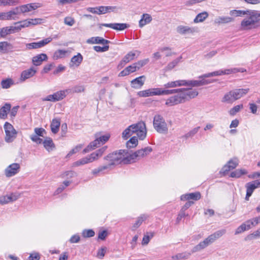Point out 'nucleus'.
Masks as SVG:
<instances>
[{
	"instance_id": "ea45409f",
	"label": "nucleus",
	"mask_w": 260,
	"mask_h": 260,
	"mask_svg": "<svg viewBox=\"0 0 260 260\" xmlns=\"http://www.w3.org/2000/svg\"><path fill=\"white\" fill-rule=\"evenodd\" d=\"M236 168V165L231 166L228 162L225 165L220 171V173L223 176L225 175L231 170H233Z\"/></svg>"
},
{
	"instance_id": "13d9d810",
	"label": "nucleus",
	"mask_w": 260,
	"mask_h": 260,
	"mask_svg": "<svg viewBox=\"0 0 260 260\" xmlns=\"http://www.w3.org/2000/svg\"><path fill=\"white\" fill-rule=\"evenodd\" d=\"M140 97H148L152 96L151 89L140 91L138 93Z\"/></svg>"
},
{
	"instance_id": "bb28decb",
	"label": "nucleus",
	"mask_w": 260,
	"mask_h": 260,
	"mask_svg": "<svg viewBox=\"0 0 260 260\" xmlns=\"http://www.w3.org/2000/svg\"><path fill=\"white\" fill-rule=\"evenodd\" d=\"M60 125V119L57 118H54L52 120L50 125L51 132L53 134H56L58 132Z\"/></svg>"
},
{
	"instance_id": "4468645a",
	"label": "nucleus",
	"mask_w": 260,
	"mask_h": 260,
	"mask_svg": "<svg viewBox=\"0 0 260 260\" xmlns=\"http://www.w3.org/2000/svg\"><path fill=\"white\" fill-rule=\"evenodd\" d=\"M36 73L37 71L34 67L22 71L21 74L20 81L21 82L25 81L26 79L33 77Z\"/></svg>"
},
{
	"instance_id": "dca6fc26",
	"label": "nucleus",
	"mask_w": 260,
	"mask_h": 260,
	"mask_svg": "<svg viewBox=\"0 0 260 260\" xmlns=\"http://www.w3.org/2000/svg\"><path fill=\"white\" fill-rule=\"evenodd\" d=\"M201 198V194L200 192H195L183 194L181 196V200L182 201H190L192 200L193 201L199 200Z\"/></svg>"
},
{
	"instance_id": "0eeeda50",
	"label": "nucleus",
	"mask_w": 260,
	"mask_h": 260,
	"mask_svg": "<svg viewBox=\"0 0 260 260\" xmlns=\"http://www.w3.org/2000/svg\"><path fill=\"white\" fill-rule=\"evenodd\" d=\"M4 127L6 133L5 141L7 143L12 142L16 138L17 131L14 129L13 125L8 122L5 123Z\"/></svg>"
},
{
	"instance_id": "6e6552de",
	"label": "nucleus",
	"mask_w": 260,
	"mask_h": 260,
	"mask_svg": "<svg viewBox=\"0 0 260 260\" xmlns=\"http://www.w3.org/2000/svg\"><path fill=\"white\" fill-rule=\"evenodd\" d=\"M180 89L181 90H180V93L181 96L183 97V103L196 97L199 94L198 91L196 89L187 88H182Z\"/></svg>"
},
{
	"instance_id": "052dcab7",
	"label": "nucleus",
	"mask_w": 260,
	"mask_h": 260,
	"mask_svg": "<svg viewBox=\"0 0 260 260\" xmlns=\"http://www.w3.org/2000/svg\"><path fill=\"white\" fill-rule=\"evenodd\" d=\"M109 135H106L101 136L99 138H96V139L99 140L100 145L104 144V143H105L107 141L109 140Z\"/></svg>"
},
{
	"instance_id": "1a4fd4ad",
	"label": "nucleus",
	"mask_w": 260,
	"mask_h": 260,
	"mask_svg": "<svg viewBox=\"0 0 260 260\" xmlns=\"http://www.w3.org/2000/svg\"><path fill=\"white\" fill-rule=\"evenodd\" d=\"M66 96L64 90H60L53 94L48 95L46 98H43L42 101L55 102L62 100Z\"/></svg>"
},
{
	"instance_id": "393cba45",
	"label": "nucleus",
	"mask_w": 260,
	"mask_h": 260,
	"mask_svg": "<svg viewBox=\"0 0 260 260\" xmlns=\"http://www.w3.org/2000/svg\"><path fill=\"white\" fill-rule=\"evenodd\" d=\"M43 144L44 148L50 152L55 148V145L51 138L48 137L43 141Z\"/></svg>"
},
{
	"instance_id": "37998d69",
	"label": "nucleus",
	"mask_w": 260,
	"mask_h": 260,
	"mask_svg": "<svg viewBox=\"0 0 260 260\" xmlns=\"http://www.w3.org/2000/svg\"><path fill=\"white\" fill-rule=\"evenodd\" d=\"M13 81L11 79H6L3 80L1 82L2 88L4 89L9 88L13 84Z\"/></svg>"
},
{
	"instance_id": "de8ad7c7",
	"label": "nucleus",
	"mask_w": 260,
	"mask_h": 260,
	"mask_svg": "<svg viewBox=\"0 0 260 260\" xmlns=\"http://www.w3.org/2000/svg\"><path fill=\"white\" fill-rule=\"evenodd\" d=\"M16 25V26H11L6 27L8 35L11 34H14L20 31V28L18 27L17 25Z\"/></svg>"
},
{
	"instance_id": "c85d7f7f",
	"label": "nucleus",
	"mask_w": 260,
	"mask_h": 260,
	"mask_svg": "<svg viewBox=\"0 0 260 260\" xmlns=\"http://www.w3.org/2000/svg\"><path fill=\"white\" fill-rule=\"evenodd\" d=\"M83 60V57L82 55L78 53L77 55L74 56L71 60L70 66H73L75 65L76 66H79Z\"/></svg>"
},
{
	"instance_id": "f257e3e1",
	"label": "nucleus",
	"mask_w": 260,
	"mask_h": 260,
	"mask_svg": "<svg viewBox=\"0 0 260 260\" xmlns=\"http://www.w3.org/2000/svg\"><path fill=\"white\" fill-rule=\"evenodd\" d=\"M127 154V150L122 149L109 153L104 158V160L108 161V164L93 170L92 171V174L97 175L100 172L109 169L112 166L117 165L121 163L129 164L128 160L126 159L128 158Z\"/></svg>"
},
{
	"instance_id": "f03ea898",
	"label": "nucleus",
	"mask_w": 260,
	"mask_h": 260,
	"mask_svg": "<svg viewBox=\"0 0 260 260\" xmlns=\"http://www.w3.org/2000/svg\"><path fill=\"white\" fill-rule=\"evenodd\" d=\"M246 13L248 19H244L241 23V28L243 29H250L260 21V11L247 10Z\"/></svg>"
},
{
	"instance_id": "09e8293b",
	"label": "nucleus",
	"mask_w": 260,
	"mask_h": 260,
	"mask_svg": "<svg viewBox=\"0 0 260 260\" xmlns=\"http://www.w3.org/2000/svg\"><path fill=\"white\" fill-rule=\"evenodd\" d=\"M83 145L82 144H79L77 145L75 148H73L67 155L66 158H69L73 154L76 153L80 150H81Z\"/></svg>"
},
{
	"instance_id": "5fc2aeb1",
	"label": "nucleus",
	"mask_w": 260,
	"mask_h": 260,
	"mask_svg": "<svg viewBox=\"0 0 260 260\" xmlns=\"http://www.w3.org/2000/svg\"><path fill=\"white\" fill-rule=\"evenodd\" d=\"M149 60L148 58L144 59L143 60H141L138 61L137 62H135V64L136 66V67L139 70L141 68L143 67L145 65H146L148 62Z\"/></svg>"
},
{
	"instance_id": "39448f33",
	"label": "nucleus",
	"mask_w": 260,
	"mask_h": 260,
	"mask_svg": "<svg viewBox=\"0 0 260 260\" xmlns=\"http://www.w3.org/2000/svg\"><path fill=\"white\" fill-rule=\"evenodd\" d=\"M153 127L157 132L166 134L168 132L167 124L165 119L160 115H156L153 118Z\"/></svg>"
},
{
	"instance_id": "c9c22d12",
	"label": "nucleus",
	"mask_w": 260,
	"mask_h": 260,
	"mask_svg": "<svg viewBox=\"0 0 260 260\" xmlns=\"http://www.w3.org/2000/svg\"><path fill=\"white\" fill-rule=\"evenodd\" d=\"M147 218V216L146 215H142L138 217L136 222L133 226V230H135L137 228L139 227L142 222Z\"/></svg>"
},
{
	"instance_id": "a211bd4d",
	"label": "nucleus",
	"mask_w": 260,
	"mask_h": 260,
	"mask_svg": "<svg viewBox=\"0 0 260 260\" xmlns=\"http://www.w3.org/2000/svg\"><path fill=\"white\" fill-rule=\"evenodd\" d=\"M39 6L38 4L30 3L20 6L21 13H24L37 9Z\"/></svg>"
},
{
	"instance_id": "20e7f679",
	"label": "nucleus",
	"mask_w": 260,
	"mask_h": 260,
	"mask_svg": "<svg viewBox=\"0 0 260 260\" xmlns=\"http://www.w3.org/2000/svg\"><path fill=\"white\" fill-rule=\"evenodd\" d=\"M152 151V149L149 146L138 150L132 153H130L128 151V158L126 159L128 160L129 164H131L135 162L136 160H140V159L147 156Z\"/></svg>"
},
{
	"instance_id": "0e129e2a",
	"label": "nucleus",
	"mask_w": 260,
	"mask_h": 260,
	"mask_svg": "<svg viewBox=\"0 0 260 260\" xmlns=\"http://www.w3.org/2000/svg\"><path fill=\"white\" fill-rule=\"evenodd\" d=\"M86 157L88 159L89 162H91L93 161L94 160L97 159L99 157L98 154H97L95 152L92 153Z\"/></svg>"
},
{
	"instance_id": "f3484780",
	"label": "nucleus",
	"mask_w": 260,
	"mask_h": 260,
	"mask_svg": "<svg viewBox=\"0 0 260 260\" xmlns=\"http://www.w3.org/2000/svg\"><path fill=\"white\" fill-rule=\"evenodd\" d=\"M13 46L7 41L0 42V52L6 54L13 51Z\"/></svg>"
},
{
	"instance_id": "ddd939ff",
	"label": "nucleus",
	"mask_w": 260,
	"mask_h": 260,
	"mask_svg": "<svg viewBox=\"0 0 260 260\" xmlns=\"http://www.w3.org/2000/svg\"><path fill=\"white\" fill-rule=\"evenodd\" d=\"M176 30L178 33L181 35L192 34L198 31L197 27H191L183 25H179L177 27Z\"/></svg>"
},
{
	"instance_id": "864d4df0",
	"label": "nucleus",
	"mask_w": 260,
	"mask_h": 260,
	"mask_svg": "<svg viewBox=\"0 0 260 260\" xmlns=\"http://www.w3.org/2000/svg\"><path fill=\"white\" fill-rule=\"evenodd\" d=\"M246 71V70L244 68H233L230 69H226V74L227 75H230L231 74H234L238 72L243 73Z\"/></svg>"
},
{
	"instance_id": "a19ab883",
	"label": "nucleus",
	"mask_w": 260,
	"mask_h": 260,
	"mask_svg": "<svg viewBox=\"0 0 260 260\" xmlns=\"http://www.w3.org/2000/svg\"><path fill=\"white\" fill-rule=\"evenodd\" d=\"M182 59V56H180L178 57V58H176L174 60H173L172 62L168 63L167 66L166 67V70L169 71L173 69L174 67H175L178 63L181 61Z\"/></svg>"
},
{
	"instance_id": "603ef678",
	"label": "nucleus",
	"mask_w": 260,
	"mask_h": 260,
	"mask_svg": "<svg viewBox=\"0 0 260 260\" xmlns=\"http://www.w3.org/2000/svg\"><path fill=\"white\" fill-rule=\"evenodd\" d=\"M82 236L84 238L92 237L94 236L95 233L92 230H84L82 233Z\"/></svg>"
},
{
	"instance_id": "6ab92c4d",
	"label": "nucleus",
	"mask_w": 260,
	"mask_h": 260,
	"mask_svg": "<svg viewBox=\"0 0 260 260\" xmlns=\"http://www.w3.org/2000/svg\"><path fill=\"white\" fill-rule=\"evenodd\" d=\"M47 59V55L45 53H42L33 57L32 61L34 65L38 66H40L43 61L46 60Z\"/></svg>"
},
{
	"instance_id": "a18cd8bd",
	"label": "nucleus",
	"mask_w": 260,
	"mask_h": 260,
	"mask_svg": "<svg viewBox=\"0 0 260 260\" xmlns=\"http://www.w3.org/2000/svg\"><path fill=\"white\" fill-rule=\"evenodd\" d=\"M200 129V126H197L194 128H193L192 130L190 131L189 132L186 133L183 137L185 138L186 139H187L188 138H191L193 137L199 131V130Z\"/></svg>"
},
{
	"instance_id": "e433bc0d",
	"label": "nucleus",
	"mask_w": 260,
	"mask_h": 260,
	"mask_svg": "<svg viewBox=\"0 0 260 260\" xmlns=\"http://www.w3.org/2000/svg\"><path fill=\"white\" fill-rule=\"evenodd\" d=\"M138 144V139L136 137H132L127 142L126 147L128 148H133L136 147Z\"/></svg>"
},
{
	"instance_id": "9b49d317",
	"label": "nucleus",
	"mask_w": 260,
	"mask_h": 260,
	"mask_svg": "<svg viewBox=\"0 0 260 260\" xmlns=\"http://www.w3.org/2000/svg\"><path fill=\"white\" fill-rule=\"evenodd\" d=\"M183 99V97L181 96L180 93H178L176 95L168 98L166 101L165 105L168 107H171L179 104L184 103Z\"/></svg>"
},
{
	"instance_id": "7c9ffc66",
	"label": "nucleus",
	"mask_w": 260,
	"mask_h": 260,
	"mask_svg": "<svg viewBox=\"0 0 260 260\" xmlns=\"http://www.w3.org/2000/svg\"><path fill=\"white\" fill-rule=\"evenodd\" d=\"M191 253H192L191 252H184L178 253L175 255L172 256V258L174 260L187 259L189 257Z\"/></svg>"
},
{
	"instance_id": "a878e982",
	"label": "nucleus",
	"mask_w": 260,
	"mask_h": 260,
	"mask_svg": "<svg viewBox=\"0 0 260 260\" xmlns=\"http://www.w3.org/2000/svg\"><path fill=\"white\" fill-rule=\"evenodd\" d=\"M84 88L82 85H76L71 88L64 90L66 95L74 93H79L84 91Z\"/></svg>"
},
{
	"instance_id": "774afa93",
	"label": "nucleus",
	"mask_w": 260,
	"mask_h": 260,
	"mask_svg": "<svg viewBox=\"0 0 260 260\" xmlns=\"http://www.w3.org/2000/svg\"><path fill=\"white\" fill-rule=\"evenodd\" d=\"M40 259V255L38 252H34L30 254L28 259L29 260H39Z\"/></svg>"
},
{
	"instance_id": "c03bdc74",
	"label": "nucleus",
	"mask_w": 260,
	"mask_h": 260,
	"mask_svg": "<svg viewBox=\"0 0 260 260\" xmlns=\"http://www.w3.org/2000/svg\"><path fill=\"white\" fill-rule=\"evenodd\" d=\"M154 236L153 233H147V235L144 236L142 244V245H147L149 242V241L151 238H152Z\"/></svg>"
},
{
	"instance_id": "e2e57ef3",
	"label": "nucleus",
	"mask_w": 260,
	"mask_h": 260,
	"mask_svg": "<svg viewBox=\"0 0 260 260\" xmlns=\"http://www.w3.org/2000/svg\"><path fill=\"white\" fill-rule=\"evenodd\" d=\"M64 22L66 25L71 26L75 24V21L72 17H67L64 19Z\"/></svg>"
},
{
	"instance_id": "72a5a7b5",
	"label": "nucleus",
	"mask_w": 260,
	"mask_h": 260,
	"mask_svg": "<svg viewBox=\"0 0 260 260\" xmlns=\"http://www.w3.org/2000/svg\"><path fill=\"white\" fill-rule=\"evenodd\" d=\"M247 174V171L245 169H237L235 171L232 172L230 174V177L232 178H239L242 175H245Z\"/></svg>"
},
{
	"instance_id": "49530a36",
	"label": "nucleus",
	"mask_w": 260,
	"mask_h": 260,
	"mask_svg": "<svg viewBox=\"0 0 260 260\" xmlns=\"http://www.w3.org/2000/svg\"><path fill=\"white\" fill-rule=\"evenodd\" d=\"M133 134V133L132 131V129L131 128H129V126L127 127L122 133V138L124 140H127L128 138H129Z\"/></svg>"
},
{
	"instance_id": "473e14b6",
	"label": "nucleus",
	"mask_w": 260,
	"mask_h": 260,
	"mask_svg": "<svg viewBox=\"0 0 260 260\" xmlns=\"http://www.w3.org/2000/svg\"><path fill=\"white\" fill-rule=\"evenodd\" d=\"M208 13L207 12H203L198 14L193 20L194 23L203 22L208 17Z\"/></svg>"
},
{
	"instance_id": "bf43d9fd",
	"label": "nucleus",
	"mask_w": 260,
	"mask_h": 260,
	"mask_svg": "<svg viewBox=\"0 0 260 260\" xmlns=\"http://www.w3.org/2000/svg\"><path fill=\"white\" fill-rule=\"evenodd\" d=\"M109 46L108 45H105L104 47H101L100 46H95L93 47L94 50L98 52H103L107 51L109 50Z\"/></svg>"
},
{
	"instance_id": "5701e85b",
	"label": "nucleus",
	"mask_w": 260,
	"mask_h": 260,
	"mask_svg": "<svg viewBox=\"0 0 260 260\" xmlns=\"http://www.w3.org/2000/svg\"><path fill=\"white\" fill-rule=\"evenodd\" d=\"M11 105L9 103H6L0 109V118L5 119L7 117L8 112L10 111Z\"/></svg>"
},
{
	"instance_id": "2f4dec72",
	"label": "nucleus",
	"mask_w": 260,
	"mask_h": 260,
	"mask_svg": "<svg viewBox=\"0 0 260 260\" xmlns=\"http://www.w3.org/2000/svg\"><path fill=\"white\" fill-rule=\"evenodd\" d=\"M235 101L233 92L232 90L225 94L221 102L223 103H232Z\"/></svg>"
},
{
	"instance_id": "b1692460",
	"label": "nucleus",
	"mask_w": 260,
	"mask_h": 260,
	"mask_svg": "<svg viewBox=\"0 0 260 260\" xmlns=\"http://www.w3.org/2000/svg\"><path fill=\"white\" fill-rule=\"evenodd\" d=\"M88 43L92 44H108L110 43V41L107 40H105L100 37H92L91 39L87 40Z\"/></svg>"
},
{
	"instance_id": "f8f14e48",
	"label": "nucleus",
	"mask_w": 260,
	"mask_h": 260,
	"mask_svg": "<svg viewBox=\"0 0 260 260\" xmlns=\"http://www.w3.org/2000/svg\"><path fill=\"white\" fill-rule=\"evenodd\" d=\"M20 169V165L18 163H13L9 165L5 171V175L10 177L17 174Z\"/></svg>"
},
{
	"instance_id": "4d7b16f0",
	"label": "nucleus",
	"mask_w": 260,
	"mask_h": 260,
	"mask_svg": "<svg viewBox=\"0 0 260 260\" xmlns=\"http://www.w3.org/2000/svg\"><path fill=\"white\" fill-rule=\"evenodd\" d=\"M151 94L153 95H164V89L160 88H151Z\"/></svg>"
},
{
	"instance_id": "680f3d73",
	"label": "nucleus",
	"mask_w": 260,
	"mask_h": 260,
	"mask_svg": "<svg viewBox=\"0 0 260 260\" xmlns=\"http://www.w3.org/2000/svg\"><path fill=\"white\" fill-rule=\"evenodd\" d=\"M106 250L107 248L105 247L101 248L98 251L97 256L100 258H103L106 253Z\"/></svg>"
},
{
	"instance_id": "58836bf2",
	"label": "nucleus",
	"mask_w": 260,
	"mask_h": 260,
	"mask_svg": "<svg viewBox=\"0 0 260 260\" xmlns=\"http://www.w3.org/2000/svg\"><path fill=\"white\" fill-rule=\"evenodd\" d=\"M67 53V51L61 49L57 50L54 53L53 58L55 60L63 58L66 56Z\"/></svg>"
},
{
	"instance_id": "c756f323",
	"label": "nucleus",
	"mask_w": 260,
	"mask_h": 260,
	"mask_svg": "<svg viewBox=\"0 0 260 260\" xmlns=\"http://www.w3.org/2000/svg\"><path fill=\"white\" fill-rule=\"evenodd\" d=\"M136 53H138V56L140 54V51L135 50V51H130L127 53L123 57V59L124 60V61L127 63L133 60L136 56Z\"/></svg>"
},
{
	"instance_id": "2eb2a0df",
	"label": "nucleus",
	"mask_w": 260,
	"mask_h": 260,
	"mask_svg": "<svg viewBox=\"0 0 260 260\" xmlns=\"http://www.w3.org/2000/svg\"><path fill=\"white\" fill-rule=\"evenodd\" d=\"M146 77L145 76H141L137 77L131 82V87L135 89H140L144 85Z\"/></svg>"
},
{
	"instance_id": "cd10ccee",
	"label": "nucleus",
	"mask_w": 260,
	"mask_h": 260,
	"mask_svg": "<svg viewBox=\"0 0 260 260\" xmlns=\"http://www.w3.org/2000/svg\"><path fill=\"white\" fill-rule=\"evenodd\" d=\"M234 18L229 16H219L215 20V22L217 24L229 23L234 21Z\"/></svg>"
},
{
	"instance_id": "8fccbe9b",
	"label": "nucleus",
	"mask_w": 260,
	"mask_h": 260,
	"mask_svg": "<svg viewBox=\"0 0 260 260\" xmlns=\"http://www.w3.org/2000/svg\"><path fill=\"white\" fill-rule=\"evenodd\" d=\"M243 108V104L237 105L234 107L233 108L231 109V110L229 111V114L232 116H234L236 115L237 113L239 112L240 109H242Z\"/></svg>"
},
{
	"instance_id": "4c0bfd02",
	"label": "nucleus",
	"mask_w": 260,
	"mask_h": 260,
	"mask_svg": "<svg viewBox=\"0 0 260 260\" xmlns=\"http://www.w3.org/2000/svg\"><path fill=\"white\" fill-rule=\"evenodd\" d=\"M245 186H246V191L248 192V193H252V194L255 188L258 187V186H257V185L255 183V180L253 181L252 182H250L247 183L246 184Z\"/></svg>"
},
{
	"instance_id": "79ce46f5",
	"label": "nucleus",
	"mask_w": 260,
	"mask_h": 260,
	"mask_svg": "<svg viewBox=\"0 0 260 260\" xmlns=\"http://www.w3.org/2000/svg\"><path fill=\"white\" fill-rule=\"evenodd\" d=\"M246 10L244 11V10H231L230 12V14L232 16L238 17V16H242L246 15Z\"/></svg>"
},
{
	"instance_id": "f704fd0d",
	"label": "nucleus",
	"mask_w": 260,
	"mask_h": 260,
	"mask_svg": "<svg viewBox=\"0 0 260 260\" xmlns=\"http://www.w3.org/2000/svg\"><path fill=\"white\" fill-rule=\"evenodd\" d=\"M112 29L119 31L123 30L129 27V25L126 23H112Z\"/></svg>"
},
{
	"instance_id": "4be33fe9",
	"label": "nucleus",
	"mask_w": 260,
	"mask_h": 260,
	"mask_svg": "<svg viewBox=\"0 0 260 260\" xmlns=\"http://www.w3.org/2000/svg\"><path fill=\"white\" fill-rule=\"evenodd\" d=\"M100 144L99 142V140L96 138L95 140L91 142L89 145L83 149V153L85 154L89 151L95 149L97 147H99L100 146Z\"/></svg>"
},
{
	"instance_id": "412c9836",
	"label": "nucleus",
	"mask_w": 260,
	"mask_h": 260,
	"mask_svg": "<svg viewBox=\"0 0 260 260\" xmlns=\"http://www.w3.org/2000/svg\"><path fill=\"white\" fill-rule=\"evenodd\" d=\"M249 88H239L233 90V95H234L235 100H237L241 97L245 95L249 91Z\"/></svg>"
},
{
	"instance_id": "69168bd1",
	"label": "nucleus",
	"mask_w": 260,
	"mask_h": 260,
	"mask_svg": "<svg viewBox=\"0 0 260 260\" xmlns=\"http://www.w3.org/2000/svg\"><path fill=\"white\" fill-rule=\"evenodd\" d=\"M188 216V214H186L184 211L180 210L176 218V222L177 223H179L183 217H187Z\"/></svg>"
},
{
	"instance_id": "aec40b11",
	"label": "nucleus",
	"mask_w": 260,
	"mask_h": 260,
	"mask_svg": "<svg viewBox=\"0 0 260 260\" xmlns=\"http://www.w3.org/2000/svg\"><path fill=\"white\" fill-rule=\"evenodd\" d=\"M226 69L222 70H220L218 71H214L211 73L203 74L199 77V78H206L213 76H221L222 75H227Z\"/></svg>"
},
{
	"instance_id": "6e6d98bb",
	"label": "nucleus",
	"mask_w": 260,
	"mask_h": 260,
	"mask_svg": "<svg viewBox=\"0 0 260 260\" xmlns=\"http://www.w3.org/2000/svg\"><path fill=\"white\" fill-rule=\"evenodd\" d=\"M181 89L180 88L178 89H169L168 88H166L164 89V95H170L176 93H180V90Z\"/></svg>"
},
{
	"instance_id": "7ed1b4c3",
	"label": "nucleus",
	"mask_w": 260,
	"mask_h": 260,
	"mask_svg": "<svg viewBox=\"0 0 260 260\" xmlns=\"http://www.w3.org/2000/svg\"><path fill=\"white\" fill-rule=\"evenodd\" d=\"M225 233L226 230L224 229H222L215 232L213 234L209 235L204 241L201 242L199 244L195 246L191 249V252L194 253L204 249L209 245L213 243L216 240L222 236Z\"/></svg>"
},
{
	"instance_id": "9d476101",
	"label": "nucleus",
	"mask_w": 260,
	"mask_h": 260,
	"mask_svg": "<svg viewBox=\"0 0 260 260\" xmlns=\"http://www.w3.org/2000/svg\"><path fill=\"white\" fill-rule=\"evenodd\" d=\"M52 40V39L49 37L38 42L27 43L26 44V49L31 50L41 48L51 42Z\"/></svg>"
},
{
	"instance_id": "338daca9",
	"label": "nucleus",
	"mask_w": 260,
	"mask_h": 260,
	"mask_svg": "<svg viewBox=\"0 0 260 260\" xmlns=\"http://www.w3.org/2000/svg\"><path fill=\"white\" fill-rule=\"evenodd\" d=\"M34 131L36 134L35 135H37V136L43 137V133H46L45 129L41 127H36L35 128Z\"/></svg>"
},
{
	"instance_id": "3c124183",
	"label": "nucleus",
	"mask_w": 260,
	"mask_h": 260,
	"mask_svg": "<svg viewBox=\"0 0 260 260\" xmlns=\"http://www.w3.org/2000/svg\"><path fill=\"white\" fill-rule=\"evenodd\" d=\"M89 163L87 157L81 158V159L74 162L73 164V167H76L81 165H83Z\"/></svg>"
},
{
	"instance_id": "423d86ee",
	"label": "nucleus",
	"mask_w": 260,
	"mask_h": 260,
	"mask_svg": "<svg viewBox=\"0 0 260 260\" xmlns=\"http://www.w3.org/2000/svg\"><path fill=\"white\" fill-rule=\"evenodd\" d=\"M133 134L137 133V135L140 140H144L146 136V125L144 122L140 121L136 124L129 126Z\"/></svg>"
}]
</instances>
